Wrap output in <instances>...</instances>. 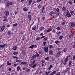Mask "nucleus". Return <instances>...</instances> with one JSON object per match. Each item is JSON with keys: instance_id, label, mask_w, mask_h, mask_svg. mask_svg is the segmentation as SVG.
<instances>
[{"instance_id": "nucleus-38", "label": "nucleus", "mask_w": 75, "mask_h": 75, "mask_svg": "<svg viewBox=\"0 0 75 75\" xmlns=\"http://www.w3.org/2000/svg\"><path fill=\"white\" fill-rule=\"evenodd\" d=\"M41 62L42 63H45V61L43 59L41 61Z\"/></svg>"}, {"instance_id": "nucleus-47", "label": "nucleus", "mask_w": 75, "mask_h": 75, "mask_svg": "<svg viewBox=\"0 0 75 75\" xmlns=\"http://www.w3.org/2000/svg\"><path fill=\"white\" fill-rule=\"evenodd\" d=\"M41 7V5H39L38 6V8H40Z\"/></svg>"}, {"instance_id": "nucleus-35", "label": "nucleus", "mask_w": 75, "mask_h": 75, "mask_svg": "<svg viewBox=\"0 0 75 75\" xmlns=\"http://www.w3.org/2000/svg\"><path fill=\"white\" fill-rule=\"evenodd\" d=\"M16 62H21V60H16Z\"/></svg>"}, {"instance_id": "nucleus-2", "label": "nucleus", "mask_w": 75, "mask_h": 75, "mask_svg": "<svg viewBox=\"0 0 75 75\" xmlns=\"http://www.w3.org/2000/svg\"><path fill=\"white\" fill-rule=\"evenodd\" d=\"M43 50L45 52L47 53V52H48V47L47 46L45 47H44L43 48Z\"/></svg>"}, {"instance_id": "nucleus-4", "label": "nucleus", "mask_w": 75, "mask_h": 75, "mask_svg": "<svg viewBox=\"0 0 75 75\" xmlns=\"http://www.w3.org/2000/svg\"><path fill=\"white\" fill-rule=\"evenodd\" d=\"M5 16H8L9 15V12L7 11H5Z\"/></svg>"}, {"instance_id": "nucleus-36", "label": "nucleus", "mask_w": 75, "mask_h": 75, "mask_svg": "<svg viewBox=\"0 0 75 75\" xmlns=\"http://www.w3.org/2000/svg\"><path fill=\"white\" fill-rule=\"evenodd\" d=\"M72 62L71 61H70L69 62V66H71V64H72Z\"/></svg>"}, {"instance_id": "nucleus-3", "label": "nucleus", "mask_w": 75, "mask_h": 75, "mask_svg": "<svg viewBox=\"0 0 75 75\" xmlns=\"http://www.w3.org/2000/svg\"><path fill=\"white\" fill-rule=\"evenodd\" d=\"M71 25L72 27L74 28H75V25L74 24V22H71Z\"/></svg>"}, {"instance_id": "nucleus-49", "label": "nucleus", "mask_w": 75, "mask_h": 75, "mask_svg": "<svg viewBox=\"0 0 75 75\" xmlns=\"http://www.w3.org/2000/svg\"><path fill=\"white\" fill-rule=\"evenodd\" d=\"M44 40L45 41H47V40H48V38H47L46 37L45 38H44Z\"/></svg>"}, {"instance_id": "nucleus-12", "label": "nucleus", "mask_w": 75, "mask_h": 75, "mask_svg": "<svg viewBox=\"0 0 75 75\" xmlns=\"http://www.w3.org/2000/svg\"><path fill=\"white\" fill-rule=\"evenodd\" d=\"M6 45V44H4L2 45H0V47H1V48H4V47H5Z\"/></svg>"}, {"instance_id": "nucleus-42", "label": "nucleus", "mask_w": 75, "mask_h": 75, "mask_svg": "<svg viewBox=\"0 0 75 75\" xmlns=\"http://www.w3.org/2000/svg\"><path fill=\"white\" fill-rule=\"evenodd\" d=\"M44 6H43L42 7V8L41 10L42 11H44Z\"/></svg>"}, {"instance_id": "nucleus-14", "label": "nucleus", "mask_w": 75, "mask_h": 75, "mask_svg": "<svg viewBox=\"0 0 75 75\" xmlns=\"http://www.w3.org/2000/svg\"><path fill=\"white\" fill-rule=\"evenodd\" d=\"M62 10L64 12H65L66 11V8L65 7H63L62 8Z\"/></svg>"}, {"instance_id": "nucleus-21", "label": "nucleus", "mask_w": 75, "mask_h": 75, "mask_svg": "<svg viewBox=\"0 0 75 75\" xmlns=\"http://www.w3.org/2000/svg\"><path fill=\"white\" fill-rule=\"evenodd\" d=\"M74 11H70V13L71 15V16H73V15H74Z\"/></svg>"}, {"instance_id": "nucleus-34", "label": "nucleus", "mask_w": 75, "mask_h": 75, "mask_svg": "<svg viewBox=\"0 0 75 75\" xmlns=\"http://www.w3.org/2000/svg\"><path fill=\"white\" fill-rule=\"evenodd\" d=\"M35 60H33V62L32 63V65H33L34 64V63H35Z\"/></svg>"}, {"instance_id": "nucleus-48", "label": "nucleus", "mask_w": 75, "mask_h": 75, "mask_svg": "<svg viewBox=\"0 0 75 75\" xmlns=\"http://www.w3.org/2000/svg\"><path fill=\"white\" fill-rule=\"evenodd\" d=\"M26 71L28 73L29 72H30V70L29 69H28L26 70Z\"/></svg>"}, {"instance_id": "nucleus-19", "label": "nucleus", "mask_w": 75, "mask_h": 75, "mask_svg": "<svg viewBox=\"0 0 75 75\" xmlns=\"http://www.w3.org/2000/svg\"><path fill=\"white\" fill-rule=\"evenodd\" d=\"M28 18H29V20H31V16L30 15H29L28 16Z\"/></svg>"}, {"instance_id": "nucleus-53", "label": "nucleus", "mask_w": 75, "mask_h": 75, "mask_svg": "<svg viewBox=\"0 0 75 75\" xmlns=\"http://www.w3.org/2000/svg\"><path fill=\"white\" fill-rule=\"evenodd\" d=\"M40 38H39V37H38V38H36V40H37V41H38V40H40Z\"/></svg>"}, {"instance_id": "nucleus-24", "label": "nucleus", "mask_w": 75, "mask_h": 75, "mask_svg": "<svg viewBox=\"0 0 75 75\" xmlns=\"http://www.w3.org/2000/svg\"><path fill=\"white\" fill-rule=\"evenodd\" d=\"M18 54V52H15L13 53V55H17Z\"/></svg>"}, {"instance_id": "nucleus-22", "label": "nucleus", "mask_w": 75, "mask_h": 75, "mask_svg": "<svg viewBox=\"0 0 75 75\" xmlns=\"http://www.w3.org/2000/svg\"><path fill=\"white\" fill-rule=\"evenodd\" d=\"M50 72H51V71H49L48 72H46L45 73V75H47L48 74H50Z\"/></svg>"}, {"instance_id": "nucleus-33", "label": "nucleus", "mask_w": 75, "mask_h": 75, "mask_svg": "<svg viewBox=\"0 0 75 75\" xmlns=\"http://www.w3.org/2000/svg\"><path fill=\"white\" fill-rule=\"evenodd\" d=\"M44 28L42 27L40 28V30H41V31H42L44 30Z\"/></svg>"}, {"instance_id": "nucleus-9", "label": "nucleus", "mask_w": 75, "mask_h": 75, "mask_svg": "<svg viewBox=\"0 0 75 75\" xmlns=\"http://www.w3.org/2000/svg\"><path fill=\"white\" fill-rule=\"evenodd\" d=\"M67 70L68 71V74H70V73H71V72L69 71L70 70V69H69V68H67Z\"/></svg>"}, {"instance_id": "nucleus-62", "label": "nucleus", "mask_w": 75, "mask_h": 75, "mask_svg": "<svg viewBox=\"0 0 75 75\" xmlns=\"http://www.w3.org/2000/svg\"><path fill=\"white\" fill-rule=\"evenodd\" d=\"M13 65L14 67H16L17 66V64H14Z\"/></svg>"}, {"instance_id": "nucleus-58", "label": "nucleus", "mask_w": 75, "mask_h": 75, "mask_svg": "<svg viewBox=\"0 0 75 75\" xmlns=\"http://www.w3.org/2000/svg\"><path fill=\"white\" fill-rule=\"evenodd\" d=\"M7 21V19H5L3 20L4 21Z\"/></svg>"}, {"instance_id": "nucleus-40", "label": "nucleus", "mask_w": 75, "mask_h": 75, "mask_svg": "<svg viewBox=\"0 0 75 75\" xmlns=\"http://www.w3.org/2000/svg\"><path fill=\"white\" fill-rule=\"evenodd\" d=\"M68 3H69V4H72V2L71 1H69L68 2Z\"/></svg>"}, {"instance_id": "nucleus-29", "label": "nucleus", "mask_w": 75, "mask_h": 75, "mask_svg": "<svg viewBox=\"0 0 75 75\" xmlns=\"http://www.w3.org/2000/svg\"><path fill=\"white\" fill-rule=\"evenodd\" d=\"M26 52H25V51L24 50L22 52V54H23V55H25V54Z\"/></svg>"}, {"instance_id": "nucleus-39", "label": "nucleus", "mask_w": 75, "mask_h": 75, "mask_svg": "<svg viewBox=\"0 0 75 75\" xmlns=\"http://www.w3.org/2000/svg\"><path fill=\"white\" fill-rule=\"evenodd\" d=\"M64 52H66L67 51V48H65L63 50Z\"/></svg>"}, {"instance_id": "nucleus-20", "label": "nucleus", "mask_w": 75, "mask_h": 75, "mask_svg": "<svg viewBox=\"0 0 75 75\" xmlns=\"http://www.w3.org/2000/svg\"><path fill=\"white\" fill-rule=\"evenodd\" d=\"M54 13V12H53V11H52L51 12H50V16H52V14H53Z\"/></svg>"}, {"instance_id": "nucleus-8", "label": "nucleus", "mask_w": 75, "mask_h": 75, "mask_svg": "<svg viewBox=\"0 0 75 75\" xmlns=\"http://www.w3.org/2000/svg\"><path fill=\"white\" fill-rule=\"evenodd\" d=\"M69 57L68 56H67V57L66 58V59H64V62H68V58H69Z\"/></svg>"}, {"instance_id": "nucleus-28", "label": "nucleus", "mask_w": 75, "mask_h": 75, "mask_svg": "<svg viewBox=\"0 0 75 75\" xmlns=\"http://www.w3.org/2000/svg\"><path fill=\"white\" fill-rule=\"evenodd\" d=\"M67 64V62H64L63 63V64H64V67H65V65H66V64Z\"/></svg>"}, {"instance_id": "nucleus-43", "label": "nucleus", "mask_w": 75, "mask_h": 75, "mask_svg": "<svg viewBox=\"0 0 75 75\" xmlns=\"http://www.w3.org/2000/svg\"><path fill=\"white\" fill-rule=\"evenodd\" d=\"M56 29L57 30H58V31H59V30H60V28L58 27L56 28Z\"/></svg>"}, {"instance_id": "nucleus-52", "label": "nucleus", "mask_w": 75, "mask_h": 75, "mask_svg": "<svg viewBox=\"0 0 75 75\" xmlns=\"http://www.w3.org/2000/svg\"><path fill=\"white\" fill-rule=\"evenodd\" d=\"M45 60H48L49 59V57H47L45 59Z\"/></svg>"}, {"instance_id": "nucleus-41", "label": "nucleus", "mask_w": 75, "mask_h": 75, "mask_svg": "<svg viewBox=\"0 0 75 75\" xmlns=\"http://www.w3.org/2000/svg\"><path fill=\"white\" fill-rule=\"evenodd\" d=\"M36 56L37 57V58H38V57H39L40 56V55L39 54H38L37 53V54H36Z\"/></svg>"}, {"instance_id": "nucleus-10", "label": "nucleus", "mask_w": 75, "mask_h": 75, "mask_svg": "<svg viewBox=\"0 0 75 75\" xmlns=\"http://www.w3.org/2000/svg\"><path fill=\"white\" fill-rule=\"evenodd\" d=\"M6 27V25H3L2 27L1 28V31H3L4 30V27Z\"/></svg>"}, {"instance_id": "nucleus-63", "label": "nucleus", "mask_w": 75, "mask_h": 75, "mask_svg": "<svg viewBox=\"0 0 75 75\" xmlns=\"http://www.w3.org/2000/svg\"><path fill=\"white\" fill-rule=\"evenodd\" d=\"M73 59L74 60V59H75V55L73 56Z\"/></svg>"}, {"instance_id": "nucleus-15", "label": "nucleus", "mask_w": 75, "mask_h": 75, "mask_svg": "<svg viewBox=\"0 0 75 75\" xmlns=\"http://www.w3.org/2000/svg\"><path fill=\"white\" fill-rule=\"evenodd\" d=\"M52 67H53V66H52V65H50L48 69V70H50L52 68Z\"/></svg>"}, {"instance_id": "nucleus-50", "label": "nucleus", "mask_w": 75, "mask_h": 75, "mask_svg": "<svg viewBox=\"0 0 75 75\" xmlns=\"http://www.w3.org/2000/svg\"><path fill=\"white\" fill-rule=\"evenodd\" d=\"M41 2V0H37V1H36V2L37 3H40V2Z\"/></svg>"}, {"instance_id": "nucleus-44", "label": "nucleus", "mask_w": 75, "mask_h": 75, "mask_svg": "<svg viewBox=\"0 0 75 75\" xmlns=\"http://www.w3.org/2000/svg\"><path fill=\"white\" fill-rule=\"evenodd\" d=\"M29 48H32V49H33V45L30 46V47H29Z\"/></svg>"}, {"instance_id": "nucleus-46", "label": "nucleus", "mask_w": 75, "mask_h": 75, "mask_svg": "<svg viewBox=\"0 0 75 75\" xmlns=\"http://www.w3.org/2000/svg\"><path fill=\"white\" fill-rule=\"evenodd\" d=\"M49 47H50V49H51V48H52V47H53L52 46V45H50L49 46Z\"/></svg>"}, {"instance_id": "nucleus-51", "label": "nucleus", "mask_w": 75, "mask_h": 75, "mask_svg": "<svg viewBox=\"0 0 75 75\" xmlns=\"http://www.w3.org/2000/svg\"><path fill=\"white\" fill-rule=\"evenodd\" d=\"M43 43L44 45H45V44L47 43V42H43Z\"/></svg>"}, {"instance_id": "nucleus-57", "label": "nucleus", "mask_w": 75, "mask_h": 75, "mask_svg": "<svg viewBox=\"0 0 75 75\" xmlns=\"http://www.w3.org/2000/svg\"><path fill=\"white\" fill-rule=\"evenodd\" d=\"M6 7H9V4H6Z\"/></svg>"}, {"instance_id": "nucleus-26", "label": "nucleus", "mask_w": 75, "mask_h": 75, "mask_svg": "<svg viewBox=\"0 0 75 75\" xmlns=\"http://www.w3.org/2000/svg\"><path fill=\"white\" fill-rule=\"evenodd\" d=\"M36 66L37 64H34L32 68H35V67H36Z\"/></svg>"}, {"instance_id": "nucleus-13", "label": "nucleus", "mask_w": 75, "mask_h": 75, "mask_svg": "<svg viewBox=\"0 0 75 75\" xmlns=\"http://www.w3.org/2000/svg\"><path fill=\"white\" fill-rule=\"evenodd\" d=\"M27 63H28L27 62H23L21 63L20 65H21V64H23V65H25V64H27Z\"/></svg>"}, {"instance_id": "nucleus-60", "label": "nucleus", "mask_w": 75, "mask_h": 75, "mask_svg": "<svg viewBox=\"0 0 75 75\" xmlns=\"http://www.w3.org/2000/svg\"><path fill=\"white\" fill-rule=\"evenodd\" d=\"M10 33H11V32L10 31H8V35H9V34H10Z\"/></svg>"}, {"instance_id": "nucleus-54", "label": "nucleus", "mask_w": 75, "mask_h": 75, "mask_svg": "<svg viewBox=\"0 0 75 75\" xmlns=\"http://www.w3.org/2000/svg\"><path fill=\"white\" fill-rule=\"evenodd\" d=\"M9 5L10 6H12V5H13V2H10V3H9Z\"/></svg>"}, {"instance_id": "nucleus-6", "label": "nucleus", "mask_w": 75, "mask_h": 75, "mask_svg": "<svg viewBox=\"0 0 75 75\" xmlns=\"http://www.w3.org/2000/svg\"><path fill=\"white\" fill-rule=\"evenodd\" d=\"M66 16H67V17H69H69H71V13H70L66 14Z\"/></svg>"}, {"instance_id": "nucleus-17", "label": "nucleus", "mask_w": 75, "mask_h": 75, "mask_svg": "<svg viewBox=\"0 0 75 75\" xmlns=\"http://www.w3.org/2000/svg\"><path fill=\"white\" fill-rule=\"evenodd\" d=\"M20 66H18L17 67V71H20Z\"/></svg>"}, {"instance_id": "nucleus-27", "label": "nucleus", "mask_w": 75, "mask_h": 75, "mask_svg": "<svg viewBox=\"0 0 75 75\" xmlns=\"http://www.w3.org/2000/svg\"><path fill=\"white\" fill-rule=\"evenodd\" d=\"M56 75H61V72H58L56 74Z\"/></svg>"}, {"instance_id": "nucleus-11", "label": "nucleus", "mask_w": 75, "mask_h": 75, "mask_svg": "<svg viewBox=\"0 0 75 75\" xmlns=\"http://www.w3.org/2000/svg\"><path fill=\"white\" fill-rule=\"evenodd\" d=\"M37 57V56L35 55H33L32 57V59H35V58Z\"/></svg>"}, {"instance_id": "nucleus-37", "label": "nucleus", "mask_w": 75, "mask_h": 75, "mask_svg": "<svg viewBox=\"0 0 75 75\" xmlns=\"http://www.w3.org/2000/svg\"><path fill=\"white\" fill-rule=\"evenodd\" d=\"M16 49H17V47L16 46H15L13 47V50H16Z\"/></svg>"}, {"instance_id": "nucleus-1", "label": "nucleus", "mask_w": 75, "mask_h": 75, "mask_svg": "<svg viewBox=\"0 0 75 75\" xmlns=\"http://www.w3.org/2000/svg\"><path fill=\"white\" fill-rule=\"evenodd\" d=\"M62 51H59L56 54V57L57 58H58L59 56H61L62 55Z\"/></svg>"}, {"instance_id": "nucleus-45", "label": "nucleus", "mask_w": 75, "mask_h": 75, "mask_svg": "<svg viewBox=\"0 0 75 75\" xmlns=\"http://www.w3.org/2000/svg\"><path fill=\"white\" fill-rule=\"evenodd\" d=\"M27 8L26 7H25L23 8L24 11H27Z\"/></svg>"}, {"instance_id": "nucleus-7", "label": "nucleus", "mask_w": 75, "mask_h": 75, "mask_svg": "<svg viewBox=\"0 0 75 75\" xmlns=\"http://www.w3.org/2000/svg\"><path fill=\"white\" fill-rule=\"evenodd\" d=\"M56 72H57L56 71H54L52 72L51 74H50V75H54V74H56Z\"/></svg>"}, {"instance_id": "nucleus-30", "label": "nucleus", "mask_w": 75, "mask_h": 75, "mask_svg": "<svg viewBox=\"0 0 75 75\" xmlns=\"http://www.w3.org/2000/svg\"><path fill=\"white\" fill-rule=\"evenodd\" d=\"M59 41L57 40H56L55 42V43H56V44H58V43H59Z\"/></svg>"}, {"instance_id": "nucleus-56", "label": "nucleus", "mask_w": 75, "mask_h": 75, "mask_svg": "<svg viewBox=\"0 0 75 75\" xmlns=\"http://www.w3.org/2000/svg\"><path fill=\"white\" fill-rule=\"evenodd\" d=\"M59 8H57V9H56V11L57 12H58V11H59Z\"/></svg>"}, {"instance_id": "nucleus-18", "label": "nucleus", "mask_w": 75, "mask_h": 75, "mask_svg": "<svg viewBox=\"0 0 75 75\" xmlns=\"http://www.w3.org/2000/svg\"><path fill=\"white\" fill-rule=\"evenodd\" d=\"M31 3H32V0H30L29 1V3L28 4V6H30L31 5Z\"/></svg>"}, {"instance_id": "nucleus-32", "label": "nucleus", "mask_w": 75, "mask_h": 75, "mask_svg": "<svg viewBox=\"0 0 75 75\" xmlns=\"http://www.w3.org/2000/svg\"><path fill=\"white\" fill-rule=\"evenodd\" d=\"M51 31V29L50 28L47 30V33H49V32Z\"/></svg>"}, {"instance_id": "nucleus-59", "label": "nucleus", "mask_w": 75, "mask_h": 75, "mask_svg": "<svg viewBox=\"0 0 75 75\" xmlns=\"http://www.w3.org/2000/svg\"><path fill=\"white\" fill-rule=\"evenodd\" d=\"M61 48H57V50L58 51H59L61 50Z\"/></svg>"}, {"instance_id": "nucleus-55", "label": "nucleus", "mask_w": 75, "mask_h": 75, "mask_svg": "<svg viewBox=\"0 0 75 75\" xmlns=\"http://www.w3.org/2000/svg\"><path fill=\"white\" fill-rule=\"evenodd\" d=\"M61 32H59L57 33V35H59V34H61Z\"/></svg>"}, {"instance_id": "nucleus-23", "label": "nucleus", "mask_w": 75, "mask_h": 75, "mask_svg": "<svg viewBox=\"0 0 75 75\" xmlns=\"http://www.w3.org/2000/svg\"><path fill=\"white\" fill-rule=\"evenodd\" d=\"M18 25V24L17 23H16L15 24H13V27H16V26H17Z\"/></svg>"}, {"instance_id": "nucleus-64", "label": "nucleus", "mask_w": 75, "mask_h": 75, "mask_svg": "<svg viewBox=\"0 0 75 75\" xmlns=\"http://www.w3.org/2000/svg\"><path fill=\"white\" fill-rule=\"evenodd\" d=\"M25 69H26V68L25 67H24L23 68V70H25Z\"/></svg>"}, {"instance_id": "nucleus-5", "label": "nucleus", "mask_w": 75, "mask_h": 75, "mask_svg": "<svg viewBox=\"0 0 75 75\" xmlns=\"http://www.w3.org/2000/svg\"><path fill=\"white\" fill-rule=\"evenodd\" d=\"M49 54L50 55H53V51L52 50H50L49 52Z\"/></svg>"}, {"instance_id": "nucleus-61", "label": "nucleus", "mask_w": 75, "mask_h": 75, "mask_svg": "<svg viewBox=\"0 0 75 75\" xmlns=\"http://www.w3.org/2000/svg\"><path fill=\"white\" fill-rule=\"evenodd\" d=\"M62 25H65V22H63L62 23Z\"/></svg>"}, {"instance_id": "nucleus-25", "label": "nucleus", "mask_w": 75, "mask_h": 75, "mask_svg": "<svg viewBox=\"0 0 75 75\" xmlns=\"http://www.w3.org/2000/svg\"><path fill=\"white\" fill-rule=\"evenodd\" d=\"M63 37H64V36H60L59 38V40H62V38H63Z\"/></svg>"}, {"instance_id": "nucleus-16", "label": "nucleus", "mask_w": 75, "mask_h": 75, "mask_svg": "<svg viewBox=\"0 0 75 75\" xmlns=\"http://www.w3.org/2000/svg\"><path fill=\"white\" fill-rule=\"evenodd\" d=\"M36 29V26L34 25L32 28L33 30H34Z\"/></svg>"}, {"instance_id": "nucleus-31", "label": "nucleus", "mask_w": 75, "mask_h": 75, "mask_svg": "<svg viewBox=\"0 0 75 75\" xmlns=\"http://www.w3.org/2000/svg\"><path fill=\"white\" fill-rule=\"evenodd\" d=\"M32 46L33 47V48H37V46H36V45H32Z\"/></svg>"}]
</instances>
